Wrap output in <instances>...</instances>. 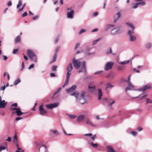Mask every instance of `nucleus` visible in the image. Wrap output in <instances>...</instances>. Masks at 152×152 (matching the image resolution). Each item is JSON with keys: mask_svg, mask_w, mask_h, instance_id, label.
Returning <instances> with one entry per match:
<instances>
[{"mask_svg": "<svg viewBox=\"0 0 152 152\" xmlns=\"http://www.w3.org/2000/svg\"><path fill=\"white\" fill-rule=\"evenodd\" d=\"M86 71V62L85 61H83L82 62V66L80 69L78 70V73H80L81 72L85 73Z\"/></svg>", "mask_w": 152, "mask_h": 152, "instance_id": "obj_17", "label": "nucleus"}, {"mask_svg": "<svg viewBox=\"0 0 152 152\" xmlns=\"http://www.w3.org/2000/svg\"><path fill=\"white\" fill-rule=\"evenodd\" d=\"M34 145L37 147L38 151L41 152H46L48 151L47 146L42 144L40 141H36L34 143Z\"/></svg>", "mask_w": 152, "mask_h": 152, "instance_id": "obj_3", "label": "nucleus"}, {"mask_svg": "<svg viewBox=\"0 0 152 152\" xmlns=\"http://www.w3.org/2000/svg\"><path fill=\"white\" fill-rule=\"evenodd\" d=\"M5 145L4 146L3 145H1L0 146V151H2L5 149L7 148V144L6 143H5Z\"/></svg>", "mask_w": 152, "mask_h": 152, "instance_id": "obj_34", "label": "nucleus"}, {"mask_svg": "<svg viewBox=\"0 0 152 152\" xmlns=\"http://www.w3.org/2000/svg\"><path fill=\"white\" fill-rule=\"evenodd\" d=\"M69 77L70 76H66V80L64 84L62 86V87L64 88L65 86L68 84Z\"/></svg>", "mask_w": 152, "mask_h": 152, "instance_id": "obj_28", "label": "nucleus"}, {"mask_svg": "<svg viewBox=\"0 0 152 152\" xmlns=\"http://www.w3.org/2000/svg\"><path fill=\"white\" fill-rule=\"evenodd\" d=\"M50 134L51 135H52L53 134H55V135L57 136L60 134L59 133L58 130L54 129L50 131Z\"/></svg>", "mask_w": 152, "mask_h": 152, "instance_id": "obj_24", "label": "nucleus"}, {"mask_svg": "<svg viewBox=\"0 0 152 152\" xmlns=\"http://www.w3.org/2000/svg\"><path fill=\"white\" fill-rule=\"evenodd\" d=\"M85 122L86 124L87 125H89L90 126L92 127H96V125L94 124L92 121L89 118H86L85 121Z\"/></svg>", "mask_w": 152, "mask_h": 152, "instance_id": "obj_16", "label": "nucleus"}, {"mask_svg": "<svg viewBox=\"0 0 152 152\" xmlns=\"http://www.w3.org/2000/svg\"><path fill=\"white\" fill-rule=\"evenodd\" d=\"M86 92L82 91L79 94L77 92H75L71 94V95L74 96L76 99L78 100L79 102L81 104H84L86 101Z\"/></svg>", "mask_w": 152, "mask_h": 152, "instance_id": "obj_2", "label": "nucleus"}, {"mask_svg": "<svg viewBox=\"0 0 152 152\" xmlns=\"http://www.w3.org/2000/svg\"><path fill=\"white\" fill-rule=\"evenodd\" d=\"M27 54L29 58L31 57H33V56L35 55L34 51L30 50H27Z\"/></svg>", "mask_w": 152, "mask_h": 152, "instance_id": "obj_21", "label": "nucleus"}, {"mask_svg": "<svg viewBox=\"0 0 152 152\" xmlns=\"http://www.w3.org/2000/svg\"><path fill=\"white\" fill-rule=\"evenodd\" d=\"M39 114L41 115H45L48 113L47 111L43 108L42 105H41L39 106Z\"/></svg>", "mask_w": 152, "mask_h": 152, "instance_id": "obj_12", "label": "nucleus"}, {"mask_svg": "<svg viewBox=\"0 0 152 152\" xmlns=\"http://www.w3.org/2000/svg\"><path fill=\"white\" fill-rule=\"evenodd\" d=\"M125 24L128 27L131 28V29H129L127 32H129L130 31H134L135 27L133 23L129 22H125Z\"/></svg>", "mask_w": 152, "mask_h": 152, "instance_id": "obj_11", "label": "nucleus"}, {"mask_svg": "<svg viewBox=\"0 0 152 152\" xmlns=\"http://www.w3.org/2000/svg\"><path fill=\"white\" fill-rule=\"evenodd\" d=\"M146 104H152V100L149 98H147L146 99Z\"/></svg>", "mask_w": 152, "mask_h": 152, "instance_id": "obj_37", "label": "nucleus"}, {"mask_svg": "<svg viewBox=\"0 0 152 152\" xmlns=\"http://www.w3.org/2000/svg\"><path fill=\"white\" fill-rule=\"evenodd\" d=\"M99 29L98 28H95L93 29L91 32H94L97 31H98Z\"/></svg>", "mask_w": 152, "mask_h": 152, "instance_id": "obj_61", "label": "nucleus"}, {"mask_svg": "<svg viewBox=\"0 0 152 152\" xmlns=\"http://www.w3.org/2000/svg\"><path fill=\"white\" fill-rule=\"evenodd\" d=\"M62 130H63L64 133L65 135H68V136L72 135V134L67 133L65 131V130L63 128H62Z\"/></svg>", "mask_w": 152, "mask_h": 152, "instance_id": "obj_47", "label": "nucleus"}, {"mask_svg": "<svg viewBox=\"0 0 152 152\" xmlns=\"http://www.w3.org/2000/svg\"><path fill=\"white\" fill-rule=\"evenodd\" d=\"M116 15L117 17L115 19L114 21V22L115 23L120 18L121 16V12L120 11L118 12L117 13Z\"/></svg>", "mask_w": 152, "mask_h": 152, "instance_id": "obj_30", "label": "nucleus"}, {"mask_svg": "<svg viewBox=\"0 0 152 152\" xmlns=\"http://www.w3.org/2000/svg\"><path fill=\"white\" fill-rule=\"evenodd\" d=\"M84 135L85 136H88L90 137H91L92 135V134L91 133L85 134Z\"/></svg>", "mask_w": 152, "mask_h": 152, "instance_id": "obj_64", "label": "nucleus"}, {"mask_svg": "<svg viewBox=\"0 0 152 152\" xmlns=\"http://www.w3.org/2000/svg\"><path fill=\"white\" fill-rule=\"evenodd\" d=\"M106 149L108 152H115L114 148L112 146H108L106 147Z\"/></svg>", "mask_w": 152, "mask_h": 152, "instance_id": "obj_27", "label": "nucleus"}, {"mask_svg": "<svg viewBox=\"0 0 152 152\" xmlns=\"http://www.w3.org/2000/svg\"><path fill=\"white\" fill-rule=\"evenodd\" d=\"M57 66H53L52 67L51 69L53 71H56V70Z\"/></svg>", "mask_w": 152, "mask_h": 152, "instance_id": "obj_45", "label": "nucleus"}, {"mask_svg": "<svg viewBox=\"0 0 152 152\" xmlns=\"http://www.w3.org/2000/svg\"><path fill=\"white\" fill-rule=\"evenodd\" d=\"M105 100H107V101L108 102L109 105L110 107L113 104L115 103V101L111 99H105Z\"/></svg>", "mask_w": 152, "mask_h": 152, "instance_id": "obj_26", "label": "nucleus"}, {"mask_svg": "<svg viewBox=\"0 0 152 152\" xmlns=\"http://www.w3.org/2000/svg\"><path fill=\"white\" fill-rule=\"evenodd\" d=\"M85 118V115H79L77 118V121L78 122L83 121Z\"/></svg>", "mask_w": 152, "mask_h": 152, "instance_id": "obj_23", "label": "nucleus"}, {"mask_svg": "<svg viewBox=\"0 0 152 152\" xmlns=\"http://www.w3.org/2000/svg\"><path fill=\"white\" fill-rule=\"evenodd\" d=\"M30 59L31 61L35 63H36L37 62V58L36 55L33 56V57H31Z\"/></svg>", "mask_w": 152, "mask_h": 152, "instance_id": "obj_31", "label": "nucleus"}, {"mask_svg": "<svg viewBox=\"0 0 152 152\" xmlns=\"http://www.w3.org/2000/svg\"><path fill=\"white\" fill-rule=\"evenodd\" d=\"M61 88H58L56 91L55 92L54 94V95H55L57 93H58V92H59L60 90H61Z\"/></svg>", "mask_w": 152, "mask_h": 152, "instance_id": "obj_52", "label": "nucleus"}, {"mask_svg": "<svg viewBox=\"0 0 152 152\" xmlns=\"http://www.w3.org/2000/svg\"><path fill=\"white\" fill-rule=\"evenodd\" d=\"M102 72H103V71H97V72H95L94 73V75H97V74L100 75Z\"/></svg>", "mask_w": 152, "mask_h": 152, "instance_id": "obj_43", "label": "nucleus"}, {"mask_svg": "<svg viewBox=\"0 0 152 152\" xmlns=\"http://www.w3.org/2000/svg\"><path fill=\"white\" fill-rule=\"evenodd\" d=\"M112 53V49L111 48H110L106 51V53L107 54L111 53Z\"/></svg>", "mask_w": 152, "mask_h": 152, "instance_id": "obj_41", "label": "nucleus"}, {"mask_svg": "<svg viewBox=\"0 0 152 152\" xmlns=\"http://www.w3.org/2000/svg\"><path fill=\"white\" fill-rule=\"evenodd\" d=\"M26 3H25L23 5V6L22 7V8L21 9H19L18 11V12H20V11H22L23 9L26 6Z\"/></svg>", "mask_w": 152, "mask_h": 152, "instance_id": "obj_44", "label": "nucleus"}, {"mask_svg": "<svg viewBox=\"0 0 152 152\" xmlns=\"http://www.w3.org/2000/svg\"><path fill=\"white\" fill-rule=\"evenodd\" d=\"M80 45V43H77L76 44V45H75V49H77V48Z\"/></svg>", "mask_w": 152, "mask_h": 152, "instance_id": "obj_54", "label": "nucleus"}, {"mask_svg": "<svg viewBox=\"0 0 152 152\" xmlns=\"http://www.w3.org/2000/svg\"><path fill=\"white\" fill-rule=\"evenodd\" d=\"M66 91L67 92L69 93L71 92H72L73 91L72 89H71V88H70L68 89H66Z\"/></svg>", "mask_w": 152, "mask_h": 152, "instance_id": "obj_56", "label": "nucleus"}, {"mask_svg": "<svg viewBox=\"0 0 152 152\" xmlns=\"http://www.w3.org/2000/svg\"><path fill=\"white\" fill-rule=\"evenodd\" d=\"M130 61V60L124 61H118V63L121 65H126L128 64Z\"/></svg>", "mask_w": 152, "mask_h": 152, "instance_id": "obj_32", "label": "nucleus"}, {"mask_svg": "<svg viewBox=\"0 0 152 152\" xmlns=\"http://www.w3.org/2000/svg\"><path fill=\"white\" fill-rule=\"evenodd\" d=\"M57 57V54H56V53H55L53 58V61L51 62V63L56 61V59Z\"/></svg>", "mask_w": 152, "mask_h": 152, "instance_id": "obj_38", "label": "nucleus"}, {"mask_svg": "<svg viewBox=\"0 0 152 152\" xmlns=\"http://www.w3.org/2000/svg\"><path fill=\"white\" fill-rule=\"evenodd\" d=\"M91 144L93 147L95 148L97 147L98 146V144L96 143L94 144L93 142H91Z\"/></svg>", "mask_w": 152, "mask_h": 152, "instance_id": "obj_42", "label": "nucleus"}, {"mask_svg": "<svg viewBox=\"0 0 152 152\" xmlns=\"http://www.w3.org/2000/svg\"><path fill=\"white\" fill-rule=\"evenodd\" d=\"M133 70L135 72L137 73H139L140 72V71L139 70H137L135 68H134L133 69Z\"/></svg>", "mask_w": 152, "mask_h": 152, "instance_id": "obj_58", "label": "nucleus"}, {"mask_svg": "<svg viewBox=\"0 0 152 152\" xmlns=\"http://www.w3.org/2000/svg\"><path fill=\"white\" fill-rule=\"evenodd\" d=\"M102 38H99L98 39L94 40L92 42V45H96L98 42Z\"/></svg>", "mask_w": 152, "mask_h": 152, "instance_id": "obj_35", "label": "nucleus"}, {"mask_svg": "<svg viewBox=\"0 0 152 152\" xmlns=\"http://www.w3.org/2000/svg\"><path fill=\"white\" fill-rule=\"evenodd\" d=\"M136 3L132 4V8L133 9L137 8L139 6H144L145 4V3L143 1V0H135Z\"/></svg>", "mask_w": 152, "mask_h": 152, "instance_id": "obj_5", "label": "nucleus"}, {"mask_svg": "<svg viewBox=\"0 0 152 152\" xmlns=\"http://www.w3.org/2000/svg\"><path fill=\"white\" fill-rule=\"evenodd\" d=\"M152 47V43L150 42H146L145 45V48L148 50L150 49Z\"/></svg>", "mask_w": 152, "mask_h": 152, "instance_id": "obj_22", "label": "nucleus"}, {"mask_svg": "<svg viewBox=\"0 0 152 152\" xmlns=\"http://www.w3.org/2000/svg\"><path fill=\"white\" fill-rule=\"evenodd\" d=\"M98 99L99 100H100L101 99L102 96H103V94L102 92V91L101 89H99L98 90Z\"/></svg>", "mask_w": 152, "mask_h": 152, "instance_id": "obj_25", "label": "nucleus"}, {"mask_svg": "<svg viewBox=\"0 0 152 152\" xmlns=\"http://www.w3.org/2000/svg\"><path fill=\"white\" fill-rule=\"evenodd\" d=\"M131 134L133 136H135L137 135V132L135 131H132Z\"/></svg>", "mask_w": 152, "mask_h": 152, "instance_id": "obj_51", "label": "nucleus"}, {"mask_svg": "<svg viewBox=\"0 0 152 152\" xmlns=\"http://www.w3.org/2000/svg\"><path fill=\"white\" fill-rule=\"evenodd\" d=\"M12 5V3L11 1H9L7 4V5L9 7L11 6Z\"/></svg>", "mask_w": 152, "mask_h": 152, "instance_id": "obj_63", "label": "nucleus"}, {"mask_svg": "<svg viewBox=\"0 0 152 152\" xmlns=\"http://www.w3.org/2000/svg\"><path fill=\"white\" fill-rule=\"evenodd\" d=\"M67 12L66 14L67 18L68 19H72L74 18V11L71 7L68 8L67 9Z\"/></svg>", "mask_w": 152, "mask_h": 152, "instance_id": "obj_6", "label": "nucleus"}, {"mask_svg": "<svg viewBox=\"0 0 152 152\" xmlns=\"http://www.w3.org/2000/svg\"><path fill=\"white\" fill-rule=\"evenodd\" d=\"M114 64V63L112 61H110L107 62L104 67V69L105 71H108L111 69Z\"/></svg>", "mask_w": 152, "mask_h": 152, "instance_id": "obj_14", "label": "nucleus"}, {"mask_svg": "<svg viewBox=\"0 0 152 152\" xmlns=\"http://www.w3.org/2000/svg\"><path fill=\"white\" fill-rule=\"evenodd\" d=\"M20 41V37L19 36H17L15 39V42L16 43H18Z\"/></svg>", "mask_w": 152, "mask_h": 152, "instance_id": "obj_36", "label": "nucleus"}, {"mask_svg": "<svg viewBox=\"0 0 152 152\" xmlns=\"http://www.w3.org/2000/svg\"><path fill=\"white\" fill-rule=\"evenodd\" d=\"M18 50V49H14L13 51V53L14 54H15L17 53Z\"/></svg>", "mask_w": 152, "mask_h": 152, "instance_id": "obj_55", "label": "nucleus"}, {"mask_svg": "<svg viewBox=\"0 0 152 152\" xmlns=\"http://www.w3.org/2000/svg\"><path fill=\"white\" fill-rule=\"evenodd\" d=\"M96 86L93 84H90L88 86V92L94 93L96 92V89L95 88Z\"/></svg>", "mask_w": 152, "mask_h": 152, "instance_id": "obj_10", "label": "nucleus"}, {"mask_svg": "<svg viewBox=\"0 0 152 152\" xmlns=\"http://www.w3.org/2000/svg\"><path fill=\"white\" fill-rule=\"evenodd\" d=\"M71 89H72L73 91L75 90L77 86L76 85H74L72 86L71 87Z\"/></svg>", "mask_w": 152, "mask_h": 152, "instance_id": "obj_49", "label": "nucleus"}, {"mask_svg": "<svg viewBox=\"0 0 152 152\" xmlns=\"http://www.w3.org/2000/svg\"><path fill=\"white\" fill-rule=\"evenodd\" d=\"M7 104V103L5 102L4 100H1V98H0V108H3L5 107Z\"/></svg>", "mask_w": 152, "mask_h": 152, "instance_id": "obj_20", "label": "nucleus"}, {"mask_svg": "<svg viewBox=\"0 0 152 152\" xmlns=\"http://www.w3.org/2000/svg\"><path fill=\"white\" fill-rule=\"evenodd\" d=\"M27 15V13L26 12H24V13L22 15V17H25Z\"/></svg>", "mask_w": 152, "mask_h": 152, "instance_id": "obj_60", "label": "nucleus"}, {"mask_svg": "<svg viewBox=\"0 0 152 152\" xmlns=\"http://www.w3.org/2000/svg\"><path fill=\"white\" fill-rule=\"evenodd\" d=\"M151 88V86L148 84L144 86L139 90L142 92H144L146 91L147 90Z\"/></svg>", "mask_w": 152, "mask_h": 152, "instance_id": "obj_19", "label": "nucleus"}, {"mask_svg": "<svg viewBox=\"0 0 152 152\" xmlns=\"http://www.w3.org/2000/svg\"><path fill=\"white\" fill-rule=\"evenodd\" d=\"M17 106V103H15L14 104H12L11 105V107H15V108H11V109L13 110H16V114L18 116H20L24 114V113L21 111L20 109L19 108H16Z\"/></svg>", "mask_w": 152, "mask_h": 152, "instance_id": "obj_8", "label": "nucleus"}, {"mask_svg": "<svg viewBox=\"0 0 152 152\" xmlns=\"http://www.w3.org/2000/svg\"><path fill=\"white\" fill-rule=\"evenodd\" d=\"M121 26H116L115 25L110 24L106 26L104 28L105 31H107L109 29H110V33L112 35H115L121 32Z\"/></svg>", "mask_w": 152, "mask_h": 152, "instance_id": "obj_1", "label": "nucleus"}, {"mask_svg": "<svg viewBox=\"0 0 152 152\" xmlns=\"http://www.w3.org/2000/svg\"><path fill=\"white\" fill-rule=\"evenodd\" d=\"M85 31H86L84 29H81L80 30V31L79 32V34H82L83 33L85 32Z\"/></svg>", "mask_w": 152, "mask_h": 152, "instance_id": "obj_50", "label": "nucleus"}, {"mask_svg": "<svg viewBox=\"0 0 152 152\" xmlns=\"http://www.w3.org/2000/svg\"><path fill=\"white\" fill-rule=\"evenodd\" d=\"M71 89H72L73 91L75 90L77 86L76 85H74L72 86L71 87Z\"/></svg>", "mask_w": 152, "mask_h": 152, "instance_id": "obj_48", "label": "nucleus"}, {"mask_svg": "<svg viewBox=\"0 0 152 152\" xmlns=\"http://www.w3.org/2000/svg\"><path fill=\"white\" fill-rule=\"evenodd\" d=\"M69 116L72 119H74L76 117V116L74 115H69Z\"/></svg>", "mask_w": 152, "mask_h": 152, "instance_id": "obj_59", "label": "nucleus"}, {"mask_svg": "<svg viewBox=\"0 0 152 152\" xmlns=\"http://www.w3.org/2000/svg\"><path fill=\"white\" fill-rule=\"evenodd\" d=\"M113 87V85L109 83L107 84L106 89L107 90L108 88H110Z\"/></svg>", "mask_w": 152, "mask_h": 152, "instance_id": "obj_39", "label": "nucleus"}, {"mask_svg": "<svg viewBox=\"0 0 152 152\" xmlns=\"http://www.w3.org/2000/svg\"><path fill=\"white\" fill-rule=\"evenodd\" d=\"M73 63L75 68L76 69L80 68L81 62L79 60H75L74 59L73 60Z\"/></svg>", "mask_w": 152, "mask_h": 152, "instance_id": "obj_9", "label": "nucleus"}, {"mask_svg": "<svg viewBox=\"0 0 152 152\" xmlns=\"http://www.w3.org/2000/svg\"><path fill=\"white\" fill-rule=\"evenodd\" d=\"M134 31H130L127 32V34L129 37V39L131 42H135L137 40V37L134 35Z\"/></svg>", "mask_w": 152, "mask_h": 152, "instance_id": "obj_4", "label": "nucleus"}, {"mask_svg": "<svg viewBox=\"0 0 152 152\" xmlns=\"http://www.w3.org/2000/svg\"><path fill=\"white\" fill-rule=\"evenodd\" d=\"M13 141L14 143H16V146L17 148V150L15 151V152H23V151H22L21 148L18 147L19 145L17 142V137L16 135L15 134L14 137V139Z\"/></svg>", "mask_w": 152, "mask_h": 152, "instance_id": "obj_18", "label": "nucleus"}, {"mask_svg": "<svg viewBox=\"0 0 152 152\" xmlns=\"http://www.w3.org/2000/svg\"><path fill=\"white\" fill-rule=\"evenodd\" d=\"M22 1L21 0H19L18 3V4L17 6V8H19L21 5L22 4Z\"/></svg>", "mask_w": 152, "mask_h": 152, "instance_id": "obj_40", "label": "nucleus"}, {"mask_svg": "<svg viewBox=\"0 0 152 152\" xmlns=\"http://www.w3.org/2000/svg\"><path fill=\"white\" fill-rule=\"evenodd\" d=\"M96 135L95 134L93 136H92V137L91 136V138L93 140H94L96 138Z\"/></svg>", "mask_w": 152, "mask_h": 152, "instance_id": "obj_53", "label": "nucleus"}, {"mask_svg": "<svg viewBox=\"0 0 152 152\" xmlns=\"http://www.w3.org/2000/svg\"><path fill=\"white\" fill-rule=\"evenodd\" d=\"M147 96V94H144L142 95L139 99L140 100H142L143 98H145Z\"/></svg>", "mask_w": 152, "mask_h": 152, "instance_id": "obj_46", "label": "nucleus"}, {"mask_svg": "<svg viewBox=\"0 0 152 152\" xmlns=\"http://www.w3.org/2000/svg\"><path fill=\"white\" fill-rule=\"evenodd\" d=\"M131 75H130L128 77V80H125V81L128 83V86L125 88L126 91L128 90H133L134 87L130 83V80Z\"/></svg>", "mask_w": 152, "mask_h": 152, "instance_id": "obj_7", "label": "nucleus"}, {"mask_svg": "<svg viewBox=\"0 0 152 152\" xmlns=\"http://www.w3.org/2000/svg\"><path fill=\"white\" fill-rule=\"evenodd\" d=\"M21 82V80L20 78H18L16 79L14 82L13 84L15 86H16Z\"/></svg>", "mask_w": 152, "mask_h": 152, "instance_id": "obj_33", "label": "nucleus"}, {"mask_svg": "<svg viewBox=\"0 0 152 152\" xmlns=\"http://www.w3.org/2000/svg\"><path fill=\"white\" fill-rule=\"evenodd\" d=\"M34 64H32L29 66L28 68V69H31L33 68L34 67Z\"/></svg>", "mask_w": 152, "mask_h": 152, "instance_id": "obj_57", "label": "nucleus"}, {"mask_svg": "<svg viewBox=\"0 0 152 152\" xmlns=\"http://www.w3.org/2000/svg\"><path fill=\"white\" fill-rule=\"evenodd\" d=\"M115 76V74L113 72H111L109 73L107 76L106 77L109 79H112Z\"/></svg>", "mask_w": 152, "mask_h": 152, "instance_id": "obj_29", "label": "nucleus"}, {"mask_svg": "<svg viewBox=\"0 0 152 152\" xmlns=\"http://www.w3.org/2000/svg\"><path fill=\"white\" fill-rule=\"evenodd\" d=\"M60 47H57L56 48V50H55V53H56L57 54V52L59 50V49Z\"/></svg>", "mask_w": 152, "mask_h": 152, "instance_id": "obj_62", "label": "nucleus"}, {"mask_svg": "<svg viewBox=\"0 0 152 152\" xmlns=\"http://www.w3.org/2000/svg\"><path fill=\"white\" fill-rule=\"evenodd\" d=\"M66 76H70L71 73V72L73 69V66L71 63H69L66 67Z\"/></svg>", "mask_w": 152, "mask_h": 152, "instance_id": "obj_13", "label": "nucleus"}, {"mask_svg": "<svg viewBox=\"0 0 152 152\" xmlns=\"http://www.w3.org/2000/svg\"><path fill=\"white\" fill-rule=\"evenodd\" d=\"M59 105L58 103H54L53 104H49L45 105L46 108L49 109H52L53 108L57 107Z\"/></svg>", "mask_w": 152, "mask_h": 152, "instance_id": "obj_15", "label": "nucleus"}]
</instances>
